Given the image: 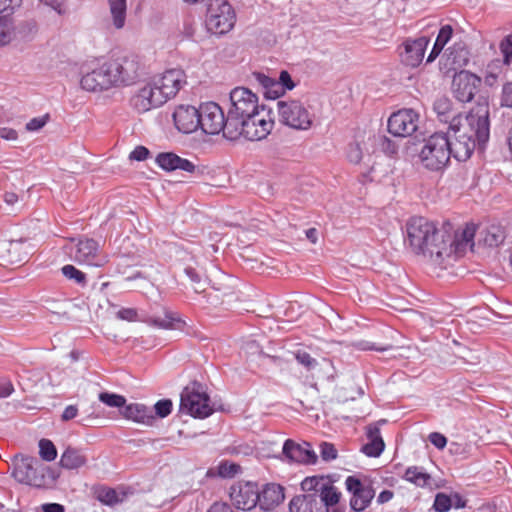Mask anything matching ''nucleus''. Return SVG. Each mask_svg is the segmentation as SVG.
Here are the masks:
<instances>
[{
	"instance_id": "nucleus-61",
	"label": "nucleus",
	"mask_w": 512,
	"mask_h": 512,
	"mask_svg": "<svg viewBox=\"0 0 512 512\" xmlns=\"http://www.w3.org/2000/svg\"><path fill=\"white\" fill-rule=\"evenodd\" d=\"M78 414V409L75 405L67 406L62 413V420L68 421L74 419Z\"/></svg>"
},
{
	"instance_id": "nucleus-30",
	"label": "nucleus",
	"mask_w": 512,
	"mask_h": 512,
	"mask_svg": "<svg viewBox=\"0 0 512 512\" xmlns=\"http://www.w3.org/2000/svg\"><path fill=\"white\" fill-rule=\"evenodd\" d=\"M256 81L263 87L264 96L268 99H276L282 96L285 91L282 88V84L277 81L276 78L269 77L263 73H253Z\"/></svg>"
},
{
	"instance_id": "nucleus-58",
	"label": "nucleus",
	"mask_w": 512,
	"mask_h": 512,
	"mask_svg": "<svg viewBox=\"0 0 512 512\" xmlns=\"http://www.w3.org/2000/svg\"><path fill=\"white\" fill-rule=\"evenodd\" d=\"M117 316L122 320L135 321L138 313L134 308H122L117 312Z\"/></svg>"
},
{
	"instance_id": "nucleus-25",
	"label": "nucleus",
	"mask_w": 512,
	"mask_h": 512,
	"mask_svg": "<svg viewBox=\"0 0 512 512\" xmlns=\"http://www.w3.org/2000/svg\"><path fill=\"white\" fill-rule=\"evenodd\" d=\"M290 512H327L325 504L318 501V496L313 494H302L294 496L289 503Z\"/></svg>"
},
{
	"instance_id": "nucleus-55",
	"label": "nucleus",
	"mask_w": 512,
	"mask_h": 512,
	"mask_svg": "<svg viewBox=\"0 0 512 512\" xmlns=\"http://www.w3.org/2000/svg\"><path fill=\"white\" fill-rule=\"evenodd\" d=\"M150 152L149 150L144 146H137L135 149L130 153L129 158L131 160L136 161H144L148 158Z\"/></svg>"
},
{
	"instance_id": "nucleus-5",
	"label": "nucleus",
	"mask_w": 512,
	"mask_h": 512,
	"mask_svg": "<svg viewBox=\"0 0 512 512\" xmlns=\"http://www.w3.org/2000/svg\"><path fill=\"white\" fill-rule=\"evenodd\" d=\"M419 161L430 171L443 170L450 161V141L445 133H434L424 140L419 152Z\"/></svg>"
},
{
	"instance_id": "nucleus-31",
	"label": "nucleus",
	"mask_w": 512,
	"mask_h": 512,
	"mask_svg": "<svg viewBox=\"0 0 512 512\" xmlns=\"http://www.w3.org/2000/svg\"><path fill=\"white\" fill-rule=\"evenodd\" d=\"M454 138V142H450L451 155H453L458 161H466L473 154L477 142L470 138Z\"/></svg>"
},
{
	"instance_id": "nucleus-29",
	"label": "nucleus",
	"mask_w": 512,
	"mask_h": 512,
	"mask_svg": "<svg viewBox=\"0 0 512 512\" xmlns=\"http://www.w3.org/2000/svg\"><path fill=\"white\" fill-rule=\"evenodd\" d=\"M365 139H367L369 142H372L376 140V136L371 132L368 134H366V132L357 133L355 143L349 146L347 152V157L350 162L357 164L362 160L363 151L368 149Z\"/></svg>"
},
{
	"instance_id": "nucleus-11",
	"label": "nucleus",
	"mask_w": 512,
	"mask_h": 512,
	"mask_svg": "<svg viewBox=\"0 0 512 512\" xmlns=\"http://www.w3.org/2000/svg\"><path fill=\"white\" fill-rule=\"evenodd\" d=\"M70 256L76 263L90 267H104L109 262V256L99 242L92 238L79 239Z\"/></svg>"
},
{
	"instance_id": "nucleus-41",
	"label": "nucleus",
	"mask_w": 512,
	"mask_h": 512,
	"mask_svg": "<svg viewBox=\"0 0 512 512\" xmlns=\"http://www.w3.org/2000/svg\"><path fill=\"white\" fill-rule=\"evenodd\" d=\"M39 449L40 456L43 460L48 462L55 460L57 450L52 441L48 439H41L39 441Z\"/></svg>"
},
{
	"instance_id": "nucleus-54",
	"label": "nucleus",
	"mask_w": 512,
	"mask_h": 512,
	"mask_svg": "<svg viewBox=\"0 0 512 512\" xmlns=\"http://www.w3.org/2000/svg\"><path fill=\"white\" fill-rule=\"evenodd\" d=\"M48 119H49L48 115L32 118L26 124V129L28 131H37V130L41 129L47 123Z\"/></svg>"
},
{
	"instance_id": "nucleus-64",
	"label": "nucleus",
	"mask_w": 512,
	"mask_h": 512,
	"mask_svg": "<svg viewBox=\"0 0 512 512\" xmlns=\"http://www.w3.org/2000/svg\"><path fill=\"white\" fill-rule=\"evenodd\" d=\"M44 4L52 7L58 13H62L64 0H41Z\"/></svg>"
},
{
	"instance_id": "nucleus-42",
	"label": "nucleus",
	"mask_w": 512,
	"mask_h": 512,
	"mask_svg": "<svg viewBox=\"0 0 512 512\" xmlns=\"http://www.w3.org/2000/svg\"><path fill=\"white\" fill-rule=\"evenodd\" d=\"M294 357L299 364H301L306 370L311 371L314 370L318 362L315 358H313L310 353L305 350L299 349L294 352Z\"/></svg>"
},
{
	"instance_id": "nucleus-23",
	"label": "nucleus",
	"mask_w": 512,
	"mask_h": 512,
	"mask_svg": "<svg viewBox=\"0 0 512 512\" xmlns=\"http://www.w3.org/2000/svg\"><path fill=\"white\" fill-rule=\"evenodd\" d=\"M283 453L288 459L299 463L315 464L317 462V455L310 449L308 443L300 445L288 439L283 445Z\"/></svg>"
},
{
	"instance_id": "nucleus-6",
	"label": "nucleus",
	"mask_w": 512,
	"mask_h": 512,
	"mask_svg": "<svg viewBox=\"0 0 512 512\" xmlns=\"http://www.w3.org/2000/svg\"><path fill=\"white\" fill-rule=\"evenodd\" d=\"M180 410L194 418H206L213 413L210 398L198 382L187 385L180 398Z\"/></svg>"
},
{
	"instance_id": "nucleus-57",
	"label": "nucleus",
	"mask_w": 512,
	"mask_h": 512,
	"mask_svg": "<svg viewBox=\"0 0 512 512\" xmlns=\"http://www.w3.org/2000/svg\"><path fill=\"white\" fill-rule=\"evenodd\" d=\"M277 81L282 84L284 91L292 90L295 86L290 74L285 70L281 71Z\"/></svg>"
},
{
	"instance_id": "nucleus-27",
	"label": "nucleus",
	"mask_w": 512,
	"mask_h": 512,
	"mask_svg": "<svg viewBox=\"0 0 512 512\" xmlns=\"http://www.w3.org/2000/svg\"><path fill=\"white\" fill-rule=\"evenodd\" d=\"M368 442L362 447V452L369 457H378L383 452L385 444L377 425L371 424L366 428Z\"/></svg>"
},
{
	"instance_id": "nucleus-39",
	"label": "nucleus",
	"mask_w": 512,
	"mask_h": 512,
	"mask_svg": "<svg viewBox=\"0 0 512 512\" xmlns=\"http://www.w3.org/2000/svg\"><path fill=\"white\" fill-rule=\"evenodd\" d=\"M61 272L64 277L70 281H74L81 287H85L87 285V276L86 274L76 268L74 265L67 264L61 268Z\"/></svg>"
},
{
	"instance_id": "nucleus-59",
	"label": "nucleus",
	"mask_w": 512,
	"mask_h": 512,
	"mask_svg": "<svg viewBox=\"0 0 512 512\" xmlns=\"http://www.w3.org/2000/svg\"><path fill=\"white\" fill-rule=\"evenodd\" d=\"M0 137L4 140H16L18 138V133L16 130L8 127L0 128Z\"/></svg>"
},
{
	"instance_id": "nucleus-16",
	"label": "nucleus",
	"mask_w": 512,
	"mask_h": 512,
	"mask_svg": "<svg viewBox=\"0 0 512 512\" xmlns=\"http://www.w3.org/2000/svg\"><path fill=\"white\" fill-rule=\"evenodd\" d=\"M230 499L237 509L252 510L259 501L258 484L251 481L238 482L230 488Z\"/></svg>"
},
{
	"instance_id": "nucleus-28",
	"label": "nucleus",
	"mask_w": 512,
	"mask_h": 512,
	"mask_svg": "<svg viewBox=\"0 0 512 512\" xmlns=\"http://www.w3.org/2000/svg\"><path fill=\"white\" fill-rule=\"evenodd\" d=\"M447 62L454 70L461 69L468 64L469 50L464 42H455L448 48Z\"/></svg>"
},
{
	"instance_id": "nucleus-38",
	"label": "nucleus",
	"mask_w": 512,
	"mask_h": 512,
	"mask_svg": "<svg viewBox=\"0 0 512 512\" xmlns=\"http://www.w3.org/2000/svg\"><path fill=\"white\" fill-rule=\"evenodd\" d=\"M96 499L104 505L114 506L121 502L117 491L109 487H100L95 491Z\"/></svg>"
},
{
	"instance_id": "nucleus-17",
	"label": "nucleus",
	"mask_w": 512,
	"mask_h": 512,
	"mask_svg": "<svg viewBox=\"0 0 512 512\" xmlns=\"http://www.w3.org/2000/svg\"><path fill=\"white\" fill-rule=\"evenodd\" d=\"M481 85V78L469 71H460L452 81V92L460 102H470Z\"/></svg>"
},
{
	"instance_id": "nucleus-36",
	"label": "nucleus",
	"mask_w": 512,
	"mask_h": 512,
	"mask_svg": "<svg viewBox=\"0 0 512 512\" xmlns=\"http://www.w3.org/2000/svg\"><path fill=\"white\" fill-rule=\"evenodd\" d=\"M504 239L505 233L500 226L491 225L481 233V241H483V243L489 247L499 246L504 241Z\"/></svg>"
},
{
	"instance_id": "nucleus-19",
	"label": "nucleus",
	"mask_w": 512,
	"mask_h": 512,
	"mask_svg": "<svg viewBox=\"0 0 512 512\" xmlns=\"http://www.w3.org/2000/svg\"><path fill=\"white\" fill-rule=\"evenodd\" d=\"M428 44L429 38L426 36L407 38L401 45V62L411 68L418 67L423 61Z\"/></svg>"
},
{
	"instance_id": "nucleus-49",
	"label": "nucleus",
	"mask_w": 512,
	"mask_h": 512,
	"mask_svg": "<svg viewBox=\"0 0 512 512\" xmlns=\"http://www.w3.org/2000/svg\"><path fill=\"white\" fill-rule=\"evenodd\" d=\"M22 0H0V15L12 17L15 9L20 7Z\"/></svg>"
},
{
	"instance_id": "nucleus-35",
	"label": "nucleus",
	"mask_w": 512,
	"mask_h": 512,
	"mask_svg": "<svg viewBox=\"0 0 512 512\" xmlns=\"http://www.w3.org/2000/svg\"><path fill=\"white\" fill-rule=\"evenodd\" d=\"M7 260L11 264H17L27 258L28 251L25 243L21 240H13L7 246Z\"/></svg>"
},
{
	"instance_id": "nucleus-50",
	"label": "nucleus",
	"mask_w": 512,
	"mask_h": 512,
	"mask_svg": "<svg viewBox=\"0 0 512 512\" xmlns=\"http://www.w3.org/2000/svg\"><path fill=\"white\" fill-rule=\"evenodd\" d=\"M452 35H453V28L451 25L442 26L437 35V38H436L437 46L444 47L449 42Z\"/></svg>"
},
{
	"instance_id": "nucleus-34",
	"label": "nucleus",
	"mask_w": 512,
	"mask_h": 512,
	"mask_svg": "<svg viewBox=\"0 0 512 512\" xmlns=\"http://www.w3.org/2000/svg\"><path fill=\"white\" fill-rule=\"evenodd\" d=\"M108 5L114 27L123 28L126 20V0H108Z\"/></svg>"
},
{
	"instance_id": "nucleus-18",
	"label": "nucleus",
	"mask_w": 512,
	"mask_h": 512,
	"mask_svg": "<svg viewBox=\"0 0 512 512\" xmlns=\"http://www.w3.org/2000/svg\"><path fill=\"white\" fill-rule=\"evenodd\" d=\"M81 88L88 92H103L116 87L107 62L84 74L80 80Z\"/></svg>"
},
{
	"instance_id": "nucleus-60",
	"label": "nucleus",
	"mask_w": 512,
	"mask_h": 512,
	"mask_svg": "<svg viewBox=\"0 0 512 512\" xmlns=\"http://www.w3.org/2000/svg\"><path fill=\"white\" fill-rule=\"evenodd\" d=\"M14 391L13 384L10 381L0 382V398L10 396Z\"/></svg>"
},
{
	"instance_id": "nucleus-48",
	"label": "nucleus",
	"mask_w": 512,
	"mask_h": 512,
	"mask_svg": "<svg viewBox=\"0 0 512 512\" xmlns=\"http://www.w3.org/2000/svg\"><path fill=\"white\" fill-rule=\"evenodd\" d=\"M172 401L169 399H162L154 405L155 413L160 418L167 417L172 411Z\"/></svg>"
},
{
	"instance_id": "nucleus-1",
	"label": "nucleus",
	"mask_w": 512,
	"mask_h": 512,
	"mask_svg": "<svg viewBox=\"0 0 512 512\" xmlns=\"http://www.w3.org/2000/svg\"><path fill=\"white\" fill-rule=\"evenodd\" d=\"M406 233L414 254L422 256L434 268L444 270L473 248L476 226L466 224L453 232L450 225L439 228L424 217H412L406 223Z\"/></svg>"
},
{
	"instance_id": "nucleus-21",
	"label": "nucleus",
	"mask_w": 512,
	"mask_h": 512,
	"mask_svg": "<svg viewBox=\"0 0 512 512\" xmlns=\"http://www.w3.org/2000/svg\"><path fill=\"white\" fill-rule=\"evenodd\" d=\"M155 161L160 168L167 172L181 170L190 174L203 173V169H200L190 160L182 158L173 152L159 153Z\"/></svg>"
},
{
	"instance_id": "nucleus-15",
	"label": "nucleus",
	"mask_w": 512,
	"mask_h": 512,
	"mask_svg": "<svg viewBox=\"0 0 512 512\" xmlns=\"http://www.w3.org/2000/svg\"><path fill=\"white\" fill-rule=\"evenodd\" d=\"M345 487L351 494L350 507L354 512H363L375 496L372 485L362 482L356 476H348L345 479Z\"/></svg>"
},
{
	"instance_id": "nucleus-12",
	"label": "nucleus",
	"mask_w": 512,
	"mask_h": 512,
	"mask_svg": "<svg viewBox=\"0 0 512 512\" xmlns=\"http://www.w3.org/2000/svg\"><path fill=\"white\" fill-rule=\"evenodd\" d=\"M107 64L116 87L130 85L139 77L141 63L135 54L118 57Z\"/></svg>"
},
{
	"instance_id": "nucleus-33",
	"label": "nucleus",
	"mask_w": 512,
	"mask_h": 512,
	"mask_svg": "<svg viewBox=\"0 0 512 512\" xmlns=\"http://www.w3.org/2000/svg\"><path fill=\"white\" fill-rule=\"evenodd\" d=\"M85 455L78 449L68 447L61 455L60 465L66 469H78L86 464Z\"/></svg>"
},
{
	"instance_id": "nucleus-10",
	"label": "nucleus",
	"mask_w": 512,
	"mask_h": 512,
	"mask_svg": "<svg viewBox=\"0 0 512 512\" xmlns=\"http://www.w3.org/2000/svg\"><path fill=\"white\" fill-rule=\"evenodd\" d=\"M279 121L295 130H308L313 124V117L307 108L298 100L278 101Z\"/></svg>"
},
{
	"instance_id": "nucleus-4",
	"label": "nucleus",
	"mask_w": 512,
	"mask_h": 512,
	"mask_svg": "<svg viewBox=\"0 0 512 512\" xmlns=\"http://www.w3.org/2000/svg\"><path fill=\"white\" fill-rule=\"evenodd\" d=\"M273 126L274 120L271 111L262 107L227 128V137L233 139L242 135L247 140L258 141L265 139L272 131Z\"/></svg>"
},
{
	"instance_id": "nucleus-32",
	"label": "nucleus",
	"mask_w": 512,
	"mask_h": 512,
	"mask_svg": "<svg viewBox=\"0 0 512 512\" xmlns=\"http://www.w3.org/2000/svg\"><path fill=\"white\" fill-rule=\"evenodd\" d=\"M433 109L438 119L441 122L449 123V125H451L453 118L459 115V113H456L451 100L445 96H441L435 100Z\"/></svg>"
},
{
	"instance_id": "nucleus-2",
	"label": "nucleus",
	"mask_w": 512,
	"mask_h": 512,
	"mask_svg": "<svg viewBox=\"0 0 512 512\" xmlns=\"http://www.w3.org/2000/svg\"><path fill=\"white\" fill-rule=\"evenodd\" d=\"M186 84L187 76L182 69H168L141 87L131 97L130 104L138 113L148 112L175 98Z\"/></svg>"
},
{
	"instance_id": "nucleus-20",
	"label": "nucleus",
	"mask_w": 512,
	"mask_h": 512,
	"mask_svg": "<svg viewBox=\"0 0 512 512\" xmlns=\"http://www.w3.org/2000/svg\"><path fill=\"white\" fill-rule=\"evenodd\" d=\"M37 460L29 456H15L13 459L12 476L19 482L27 485L39 486L41 479L37 475Z\"/></svg>"
},
{
	"instance_id": "nucleus-22",
	"label": "nucleus",
	"mask_w": 512,
	"mask_h": 512,
	"mask_svg": "<svg viewBox=\"0 0 512 512\" xmlns=\"http://www.w3.org/2000/svg\"><path fill=\"white\" fill-rule=\"evenodd\" d=\"M173 120L180 132L185 134L195 132L199 128V108L180 105L173 113Z\"/></svg>"
},
{
	"instance_id": "nucleus-37",
	"label": "nucleus",
	"mask_w": 512,
	"mask_h": 512,
	"mask_svg": "<svg viewBox=\"0 0 512 512\" xmlns=\"http://www.w3.org/2000/svg\"><path fill=\"white\" fill-rule=\"evenodd\" d=\"M403 478L418 487H425L431 480V476L417 466L408 467Z\"/></svg>"
},
{
	"instance_id": "nucleus-62",
	"label": "nucleus",
	"mask_w": 512,
	"mask_h": 512,
	"mask_svg": "<svg viewBox=\"0 0 512 512\" xmlns=\"http://www.w3.org/2000/svg\"><path fill=\"white\" fill-rule=\"evenodd\" d=\"M207 512H233L231 507L226 503L216 502Z\"/></svg>"
},
{
	"instance_id": "nucleus-56",
	"label": "nucleus",
	"mask_w": 512,
	"mask_h": 512,
	"mask_svg": "<svg viewBox=\"0 0 512 512\" xmlns=\"http://www.w3.org/2000/svg\"><path fill=\"white\" fill-rule=\"evenodd\" d=\"M429 441L438 449H443L447 444V438L439 432L431 433Z\"/></svg>"
},
{
	"instance_id": "nucleus-63",
	"label": "nucleus",
	"mask_w": 512,
	"mask_h": 512,
	"mask_svg": "<svg viewBox=\"0 0 512 512\" xmlns=\"http://www.w3.org/2000/svg\"><path fill=\"white\" fill-rule=\"evenodd\" d=\"M43 512H64V507L58 503H48L42 506Z\"/></svg>"
},
{
	"instance_id": "nucleus-24",
	"label": "nucleus",
	"mask_w": 512,
	"mask_h": 512,
	"mask_svg": "<svg viewBox=\"0 0 512 512\" xmlns=\"http://www.w3.org/2000/svg\"><path fill=\"white\" fill-rule=\"evenodd\" d=\"M285 499L284 488L276 483H267L262 490L259 489V507L264 511H271L279 506Z\"/></svg>"
},
{
	"instance_id": "nucleus-43",
	"label": "nucleus",
	"mask_w": 512,
	"mask_h": 512,
	"mask_svg": "<svg viewBox=\"0 0 512 512\" xmlns=\"http://www.w3.org/2000/svg\"><path fill=\"white\" fill-rule=\"evenodd\" d=\"M99 400L109 407H123L126 404V399L122 395L103 392L99 394Z\"/></svg>"
},
{
	"instance_id": "nucleus-51",
	"label": "nucleus",
	"mask_w": 512,
	"mask_h": 512,
	"mask_svg": "<svg viewBox=\"0 0 512 512\" xmlns=\"http://www.w3.org/2000/svg\"><path fill=\"white\" fill-rule=\"evenodd\" d=\"M501 106L512 108V82H508L503 85Z\"/></svg>"
},
{
	"instance_id": "nucleus-9",
	"label": "nucleus",
	"mask_w": 512,
	"mask_h": 512,
	"mask_svg": "<svg viewBox=\"0 0 512 512\" xmlns=\"http://www.w3.org/2000/svg\"><path fill=\"white\" fill-rule=\"evenodd\" d=\"M236 15L233 7L225 0H213L207 9L206 27L213 34L222 35L229 32L235 24Z\"/></svg>"
},
{
	"instance_id": "nucleus-3",
	"label": "nucleus",
	"mask_w": 512,
	"mask_h": 512,
	"mask_svg": "<svg viewBox=\"0 0 512 512\" xmlns=\"http://www.w3.org/2000/svg\"><path fill=\"white\" fill-rule=\"evenodd\" d=\"M454 137L470 138L478 142L479 145L485 144L490 135L489 104L487 100L478 101L470 111L465 114H459L453 118L449 125Z\"/></svg>"
},
{
	"instance_id": "nucleus-7",
	"label": "nucleus",
	"mask_w": 512,
	"mask_h": 512,
	"mask_svg": "<svg viewBox=\"0 0 512 512\" xmlns=\"http://www.w3.org/2000/svg\"><path fill=\"white\" fill-rule=\"evenodd\" d=\"M231 106L228 110V126L232 127L236 122L257 112L263 106L259 104L258 96L245 87H235L230 92Z\"/></svg>"
},
{
	"instance_id": "nucleus-26",
	"label": "nucleus",
	"mask_w": 512,
	"mask_h": 512,
	"mask_svg": "<svg viewBox=\"0 0 512 512\" xmlns=\"http://www.w3.org/2000/svg\"><path fill=\"white\" fill-rule=\"evenodd\" d=\"M124 418L144 425H152L155 417L147 406L141 403H131L124 407Z\"/></svg>"
},
{
	"instance_id": "nucleus-14",
	"label": "nucleus",
	"mask_w": 512,
	"mask_h": 512,
	"mask_svg": "<svg viewBox=\"0 0 512 512\" xmlns=\"http://www.w3.org/2000/svg\"><path fill=\"white\" fill-rule=\"evenodd\" d=\"M419 118L413 109H400L388 118V132L400 138L412 136L418 129Z\"/></svg>"
},
{
	"instance_id": "nucleus-47",
	"label": "nucleus",
	"mask_w": 512,
	"mask_h": 512,
	"mask_svg": "<svg viewBox=\"0 0 512 512\" xmlns=\"http://www.w3.org/2000/svg\"><path fill=\"white\" fill-rule=\"evenodd\" d=\"M500 51L503 55V63L509 65L512 62V34L500 42Z\"/></svg>"
},
{
	"instance_id": "nucleus-45",
	"label": "nucleus",
	"mask_w": 512,
	"mask_h": 512,
	"mask_svg": "<svg viewBox=\"0 0 512 512\" xmlns=\"http://www.w3.org/2000/svg\"><path fill=\"white\" fill-rule=\"evenodd\" d=\"M502 64H504L503 61L496 59L487 65V72L485 76L486 83L491 85L492 82L497 79L498 75L501 73Z\"/></svg>"
},
{
	"instance_id": "nucleus-52",
	"label": "nucleus",
	"mask_w": 512,
	"mask_h": 512,
	"mask_svg": "<svg viewBox=\"0 0 512 512\" xmlns=\"http://www.w3.org/2000/svg\"><path fill=\"white\" fill-rule=\"evenodd\" d=\"M239 471V466L234 463H221L218 467V473L222 477H232Z\"/></svg>"
},
{
	"instance_id": "nucleus-44",
	"label": "nucleus",
	"mask_w": 512,
	"mask_h": 512,
	"mask_svg": "<svg viewBox=\"0 0 512 512\" xmlns=\"http://www.w3.org/2000/svg\"><path fill=\"white\" fill-rule=\"evenodd\" d=\"M452 507V499L445 493H437L433 508L436 512H448Z\"/></svg>"
},
{
	"instance_id": "nucleus-13",
	"label": "nucleus",
	"mask_w": 512,
	"mask_h": 512,
	"mask_svg": "<svg viewBox=\"0 0 512 512\" xmlns=\"http://www.w3.org/2000/svg\"><path fill=\"white\" fill-rule=\"evenodd\" d=\"M228 116L215 102H206L199 107V128L206 134L216 135L223 131L227 136Z\"/></svg>"
},
{
	"instance_id": "nucleus-46",
	"label": "nucleus",
	"mask_w": 512,
	"mask_h": 512,
	"mask_svg": "<svg viewBox=\"0 0 512 512\" xmlns=\"http://www.w3.org/2000/svg\"><path fill=\"white\" fill-rule=\"evenodd\" d=\"M320 456L322 460L329 462L335 460L338 456V451L334 444L329 442H322L319 446Z\"/></svg>"
},
{
	"instance_id": "nucleus-53",
	"label": "nucleus",
	"mask_w": 512,
	"mask_h": 512,
	"mask_svg": "<svg viewBox=\"0 0 512 512\" xmlns=\"http://www.w3.org/2000/svg\"><path fill=\"white\" fill-rule=\"evenodd\" d=\"M185 274L189 277L191 282L194 284V291L199 293L204 290V288H201V277L197 273V271L193 267H187L185 268Z\"/></svg>"
},
{
	"instance_id": "nucleus-40",
	"label": "nucleus",
	"mask_w": 512,
	"mask_h": 512,
	"mask_svg": "<svg viewBox=\"0 0 512 512\" xmlns=\"http://www.w3.org/2000/svg\"><path fill=\"white\" fill-rule=\"evenodd\" d=\"M13 31L14 26L12 17H9V15H0V46L10 43Z\"/></svg>"
},
{
	"instance_id": "nucleus-8",
	"label": "nucleus",
	"mask_w": 512,
	"mask_h": 512,
	"mask_svg": "<svg viewBox=\"0 0 512 512\" xmlns=\"http://www.w3.org/2000/svg\"><path fill=\"white\" fill-rule=\"evenodd\" d=\"M304 492L319 493L318 501L325 504L327 512L335 507L342 498L341 491L334 485L330 476L314 475L305 477L300 483Z\"/></svg>"
}]
</instances>
